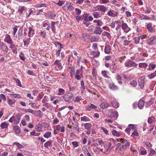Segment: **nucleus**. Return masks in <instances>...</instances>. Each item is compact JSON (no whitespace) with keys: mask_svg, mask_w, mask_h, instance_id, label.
<instances>
[{"mask_svg":"<svg viewBox=\"0 0 156 156\" xmlns=\"http://www.w3.org/2000/svg\"><path fill=\"white\" fill-rule=\"evenodd\" d=\"M20 115L19 113L14 114L9 119V121L10 122H13L16 124H18L20 121Z\"/></svg>","mask_w":156,"mask_h":156,"instance_id":"nucleus-1","label":"nucleus"},{"mask_svg":"<svg viewBox=\"0 0 156 156\" xmlns=\"http://www.w3.org/2000/svg\"><path fill=\"white\" fill-rule=\"evenodd\" d=\"M63 98L66 101L71 102L73 101L74 99L73 95L71 93H68L64 94Z\"/></svg>","mask_w":156,"mask_h":156,"instance_id":"nucleus-2","label":"nucleus"},{"mask_svg":"<svg viewBox=\"0 0 156 156\" xmlns=\"http://www.w3.org/2000/svg\"><path fill=\"white\" fill-rule=\"evenodd\" d=\"M125 66L126 67L131 68L136 66V63L130 60H127L125 63Z\"/></svg>","mask_w":156,"mask_h":156,"instance_id":"nucleus-3","label":"nucleus"},{"mask_svg":"<svg viewBox=\"0 0 156 156\" xmlns=\"http://www.w3.org/2000/svg\"><path fill=\"white\" fill-rule=\"evenodd\" d=\"M147 43L149 45H151L156 44V38L154 36H152L148 39L147 40Z\"/></svg>","mask_w":156,"mask_h":156,"instance_id":"nucleus-4","label":"nucleus"},{"mask_svg":"<svg viewBox=\"0 0 156 156\" xmlns=\"http://www.w3.org/2000/svg\"><path fill=\"white\" fill-rule=\"evenodd\" d=\"M144 78L143 77L140 78L138 80V81L139 84L141 88H143L144 87L145 84V80Z\"/></svg>","mask_w":156,"mask_h":156,"instance_id":"nucleus-5","label":"nucleus"},{"mask_svg":"<svg viewBox=\"0 0 156 156\" xmlns=\"http://www.w3.org/2000/svg\"><path fill=\"white\" fill-rule=\"evenodd\" d=\"M109 115L112 118H117L118 115L117 112L116 111H113L112 109L110 110Z\"/></svg>","mask_w":156,"mask_h":156,"instance_id":"nucleus-6","label":"nucleus"},{"mask_svg":"<svg viewBox=\"0 0 156 156\" xmlns=\"http://www.w3.org/2000/svg\"><path fill=\"white\" fill-rule=\"evenodd\" d=\"M108 87L111 90H115L118 89V87L113 83H109Z\"/></svg>","mask_w":156,"mask_h":156,"instance_id":"nucleus-7","label":"nucleus"},{"mask_svg":"<svg viewBox=\"0 0 156 156\" xmlns=\"http://www.w3.org/2000/svg\"><path fill=\"white\" fill-rule=\"evenodd\" d=\"M4 41L8 43L9 44H11L12 43V41L9 35H6L4 40Z\"/></svg>","mask_w":156,"mask_h":156,"instance_id":"nucleus-8","label":"nucleus"},{"mask_svg":"<svg viewBox=\"0 0 156 156\" xmlns=\"http://www.w3.org/2000/svg\"><path fill=\"white\" fill-rule=\"evenodd\" d=\"M107 8L104 5H100L98 7L97 10L102 12H105L107 11Z\"/></svg>","mask_w":156,"mask_h":156,"instance_id":"nucleus-9","label":"nucleus"},{"mask_svg":"<svg viewBox=\"0 0 156 156\" xmlns=\"http://www.w3.org/2000/svg\"><path fill=\"white\" fill-rule=\"evenodd\" d=\"M144 104V101L142 99H140L138 103V106L140 109H142L143 108Z\"/></svg>","mask_w":156,"mask_h":156,"instance_id":"nucleus-10","label":"nucleus"},{"mask_svg":"<svg viewBox=\"0 0 156 156\" xmlns=\"http://www.w3.org/2000/svg\"><path fill=\"white\" fill-rule=\"evenodd\" d=\"M147 30L151 33H153L154 32V30L153 28L151 23H149L147 25Z\"/></svg>","mask_w":156,"mask_h":156,"instance_id":"nucleus-11","label":"nucleus"},{"mask_svg":"<svg viewBox=\"0 0 156 156\" xmlns=\"http://www.w3.org/2000/svg\"><path fill=\"white\" fill-rule=\"evenodd\" d=\"M101 29L99 27H97L95 28L94 33L98 34H100L102 32Z\"/></svg>","mask_w":156,"mask_h":156,"instance_id":"nucleus-12","label":"nucleus"},{"mask_svg":"<svg viewBox=\"0 0 156 156\" xmlns=\"http://www.w3.org/2000/svg\"><path fill=\"white\" fill-rule=\"evenodd\" d=\"M108 103L106 102H103L100 105V107L102 109L107 108L109 106Z\"/></svg>","mask_w":156,"mask_h":156,"instance_id":"nucleus-13","label":"nucleus"},{"mask_svg":"<svg viewBox=\"0 0 156 156\" xmlns=\"http://www.w3.org/2000/svg\"><path fill=\"white\" fill-rule=\"evenodd\" d=\"M111 51V48L108 45L105 46V53L109 54Z\"/></svg>","mask_w":156,"mask_h":156,"instance_id":"nucleus-14","label":"nucleus"},{"mask_svg":"<svg viewBox=\"0 0 156 156\" xmlns=\"http://www.w3.org/2000/svg\"><path fill=\"white\" fill-rule=\"evenodd\" d=\"M28 36L30 37H31L34 34V30L31 27L28 28Z\"/></svg>","mask_w":156,"mask_h":156,"instance_id":"nucleus-15","label":"nucleus"},{"mask_svg":"<svg viewBox=\"0 0 156 156\" xmlns=\"http://www.w3.org/2000/svg\"><path fill=\"white\" fill-rule=\"evenodd\" d=\"M56 128L57 130H60V132L62 133L64 132L65 131V127L64 126L61 127L59 125L57 126Z\"/></svg>","mask_w":156,"mask_h":156,"instance_id":"nucleus-16","label":"nucleus"},{"mask_svg":"<svg viewBox=\"0 0 156 156\" xmlns=\"http://www.w3.org/2000/svg\"><path fill=\"white\" fill-rule=\"evenodd\" d=\"M111 104L114 108H117L119 107L118 103L116 101H112Z\"/></svg>","mask_w":156,"mask_h":156,"instance_id":"nucleus-17","label":"nucleus"},{"mask_svg":"<svg viewBox=\"0 0 156 156\" xmlns=\"http://www.w3.org/2000/svg\"><path fill=\"white\" fill-rule=\"evenodd\" d=\"M72 126L74 130H76L77 131V133H78L79 132L78 126L76 124L72 123Z\"/></svg>","mask_w":156,"mask_h":156,"instance_id":"nucleus-18","label":"nucleus"},{"mask_svg":"<svg viewBox=\"0 0 156 156\" xmlns=\"http://www.w3.org/2000/svg\"><path fill=\"white\" fill-rule=\"evenodd\" d=\"M54 64L57 65L58 66V67L59 69L62 68V66L61 64L60 63V61L59 60H56Z\"/></svg>","mask_w":156,"mask_h":156,"instance_id":"nucleus-19","label":"nucleus"},{"mask_svg":"<svg viewBox=\"0 0 156 156\" xmlns=\"http://www.w3.org/2000/svg\"><path fill=\"white\" fill-rule=\"evenodd\" d=\"M8 124L6 122H2L0 125V126L2 129L7 128L8 126Z\"/></svg>","mask_w":156,"mask_h":156,"instance_id":"nucleus-20","label":"nucleus"},{"mask_svg":"<svg viewBox=\"0 0 156 156\" xmlns=\"http://www.w3.org/2000/svg\"><path fill=\"white\" fill-rule=\"evenodd\" d=\"M13 129L14 132L16 133H20V128L17 126H15L13 127Z\"/></svg>","mask_w":156,"mask_h":156,"instance_id":"nucleus-21","label":"nucleus"},{"mask_svg":"<svg viewBox=\"0 0 156 156\" xmlns=\"http://www.w3.org/2000/svg\"><path fill=\"white\" fill-rule=\"evenodd\" d=\"M42 125L40 124H38L37 125L36 127V130L37 131L40 132L42 131Z\"/></svg>","mask_w":156,"mask_h":156,"instance_id":"nucleus-22","label":"nucleus"},{"mask_svg":"<svg viewBox=\"0 0 156 156\" xmlns=\"http://www.w3.org/2000/svg\"><path fill=\"white\" fill-rule=\"evenodd\" d=\"M140 18L141 20H149L151 19V18L147 16L146 15H144L141 14L140 16Z\"/></svg>","mask_w":156,"mask_h":156,"instance_id":"nucleus-23","label":"nucleus"},{"mask_svg":"<svg viewBox=\"0 0 156 156\" xmlns=\"http://www.w3.org/2000/svg\"><path fill=\"white\" fill-rule=\"evenodd\" d=\"M112 134L116 136H119L121 135V134L120 133L118 132L116 130H113L112 131Z\"/></svg>","mask_w":156,"mask_h":156,"instance_id":"nucleus-24","label":"nucleus"},{"mask_svg":"<svg viewBox=\"0 0 156 156\" xmlns=\"http://www.w3.org/2000/svg\"><path fill=\"white\" fill-rule=\"evenodd\" d=\"M117 66L115 64H114L112 66H111L110 68V69L111 71L113 73H115V69L116 68Z\"/></svg>","mask_w":156,"mask_h":156,"instance_id":"nucleus-25","label":"nucleus"},{"mask_svg":"<svg viewBox=\"0 0 156 156\" xmlns=\"http://www.w3.org/2000/svg\"><path fill=\"white\" fill-rule=\"evenodd\" d=\"M93 22L94 23H97V25L99 26H101L102 25L103 22L100 20H94Z\"/></svg>","mask_w":156,"mask_h":156,"instance_id":"nucleus-26","label":"nucleus"},{"mask_svg":"<svg viewBox=\"0 0 156 156\" xmlns=\"http://www.w3.org/2000/svg\"><path fill=\"white\" fill-rule=\"evenodd\" d=\"M85 128L88 130H90L92 125L89 123H86L84 124Z\"/></svg>","mask_w":156,"mask_h":156,"instance_id":"nucleus-27","label":"nucleus"},{"mask_svg":"<svg viewBox=\"0 0 156 156\" xmlns=\"http://www.w3.org/2000/svg\"><path fill=\"white\" fill-rule=\"evenodd\" d=\"M7 102L9 105L11 106H12V105L13 104H14L15 102V101L14 100H12L8 98L7 99Z\"/></svg>","mask_w":156,"mask_h":156,"instance_id":"nucleus-28","label":"nucleus"},{"mask_svg":"<svg viewBox=\"0 0 156 156\" xmlns=\"http://www.w3.org/2000/svg\"><path fill=\"white\" fill-rule=\"evenodd\" d=\"M122 143L124 144V146H126V147L127 146L130 145V143L129 142L124 139L123 140V142Z\"/></svg>","mask_w":156,"mask_h":156,"instance_id":"nucleus-29","label":"nucleus"},{"mask_svg":"<svg viewBox=\"0 0 156 156\" xmlns=\"http://www.w3.org/2000/svg\"><path fill=\"white\" fill-rule=\"evenodd\" d=\"M2 50L6 52H7L8 51V48L7 46L5 44H3L1 47Z\"/></svg>","mask_w":156,"mask_h":156,"instance_id":"nucleus-30","label":"nucleus"},{"mask_svg":"<svg viewBox=\"0 0 156 156\" xmlns=\"http://www.w3.org/2000/svg\"><path fill=\"white\" fill-rule=\"evenodd\" d=\"M129 84L131 85L133 87H135L137 85V82L135 80H132L130 81Z\"/></svg>","mask_w":156,"mask_h":156,"instance_id":"nucleus-31","label":"nucleus"},{"mask_svg":"<svg viewBox=\"0 0 156 156\" xmlns=\"http://www.w3.org/2000/svg\"><path fill=\"white\" fill-rule=\"evenodd\" d=\"M24 112H30L32 114H34L35 113L36 111H34L32 109H25Z\"/></svg>","mask_w":156,"mask_h":156,"instance_id":"nucleus-32","label":"nucleus"},{"mask_svg":"<svg viewBox=\"0 0 156 156\" xmlns=\"http://www.w3.org/2000/svg\"><path fill=\"white\" fill-rule=\"evenodd\" d=\"M156 75V71L154 72L147 75L148 77L150 79L153 78Z\"/></svg>","mask_w":156,"mask_h":156,"instance_id":"nucleus-33","label":"nucleus"},{"mask_svg":"<svg viewBox=\"0 0 156 156\" xmlns=\"http://www.w3.org/2000/svg\"><path fill=\"white\" fill-rule=\"evenodd\" d=\"M90 37V35L88 34L84 33L82 34V37L85 40L89 38Z\"/></svg>","mask_w":156,"mask_h":156,"instance_id":"nucleus-34","label":"nucleus"},{"mask_svg":"<svg viewBox=\"0 0 156 156\" xmlns=\"http://www.w3.org/2000/svg\"><path fill=\"white\" fill-rule=\"evenodd\" d=\"M93 15L94 16V18H98L101 17V16L97 12H94L93 13Z\"/></svg>","mask_w":156,"mask_h":156,"instance_id":"nucleus-35","label":"nucleus"},{"mask_svg":"<svg viewBox=\"0 0 156 156\" xmlns=\"http://www.w3.org/2000/svg\"><path fill=\"white\" fill-rule=\"evenodd\" d=\"M25 9V7L24 6L20 7L19 8L18 12H19L21 14L23 13V11Z\"/></svg>","mask_w":156,"mask_h":156,"instance_id":"nucleus-36","label":"nucleus"},{"mask_svg":"<svg viewBox=\"0 0 156 156\" xmlns=\"http://www.w3.org/2000/svg\"><path fill=\"white\" fill-rule=\"evenodd\" d=\"M147 66L146 63H140L139 64V67L140 68H146Z\"/></svg>","mask_w":156,"mask_h":156,"instance_id":"nucleus-37","label":"nucleus"},{"mask_svg":"<svg viewBox=\"0 0 156 156\" xmlns=\"http://www.w3.org/2000/svg\"><path fill=\"white\" fill-rule=\"evenodd\" d=\"M51 142L50 141H48L44 144V146L46 147L51 146Z\"/></svg>","mask_w":156,"mask_h":156,"instance_id":"nucleus-38","label":"nucleus"},{"mask_svg":"<svg viewBox=\"0 0 156 156\" xmlns=\"http://www.w3.org/2000/svg\"><path fill=\"white\" fill-rule=\"evenodd\" d=\"M51 133L50 132H48L46 133L44 135V136L46 138H49L51 136Z\"/></svg>","mask_w":156,"mask_h":156,"instance_id":"nucleus-39","label":"nucleus"},{"mask_svg":"<svg viewBox=\"0 0 156 156\" xmlns=\"http://www.w3.org/2000/svg\"><path fill=\"white\" fill-rule=\"evenodd\" d=\"M14 144L16 145L18 149H21L23 147V146L19 143L17 142H15L13 143Z\"/></svg>","mask_w":156,"mask_h":156,"instance_id":"nucleus-40","label":"nucleus"},{"mask_svg":"<svg viewBox=\"0 0 156 156\" xmlns=\"http://www.w3.org/2000/svg\"><path fill=\"white\" fill-rule=\"evenodd\" d=\"M107 72L106 71H102L101 72L102 75L105 78H108V76L107 74Z\"/></svg>","mask_w":156,"mask_h":156,"instance_id":"nucleus-41","label":"nucleus"},{"mask_svg":"<svg viewBox=\"0 0 156 156\" xmlns=\"http://www.w3.org/2000/svg\"><path fill=\"white\" fill-rule=\"evenodd\" d=\"M88 107L89 108L93 109H96L97 108V107L96 106L91 103H90V104L88 105Z\"/></svg>","mask_w":156,"mask_h":156,"instance_id":"nucleus-42","label":"nucleus"},{"mask_svg":"<svg viewBox=\"0 0 156 156\" xmlns=\"http://www.w3.org/2000/svg\"><path fill=\"white\" fill-rule=\"evenodd\" d=\"M15 82L16 83L17 85L18 86L20 87H22V86L21 84V83H20V80L18 79H15Z\"/></svg>","mask_w":156,"mask_h":156,"instance_id":"nucleus-43","label":"nucleus"},{"mask_svg":"<svg viewBox=\"0 0 156 156\" xmlns=\"http://www.w3.org/2000/svg\"><path fill=\"white\" fill-rule=\"evenodd\" d=\"M108 15L110 16H112V17H115V14L113 13L112 12V10H110L108 12Z\"/></svg>","mask_w":156,"mask_h":156,"instance_id":"nucleus-44","label":"nucleus"},{"mask_svg":"<svg viewBox=\"0 0 156 156\" xmlns=\"http://www.w3.org/2000/svg\"><path fill=\"white\" fill-rule=\"evenodd\" d=\"M34 114L38 116H40L41 114V112L40 110H39L37 111H36L35 113Z\"/></svg>","mask_w":156,"mask_h":156,"instance_id":"nucleus-45","label":"nucleus"},{"mask_svg":"<svg viewBox=\"0 0 156 156\" xmlns=\"http://www.w3.org/2000/svg\"><path fill=\"white\" fill-rule=\"evenodd\" d=\"M122 29L123 30H124L126 29L128 27L126 23H123L122 25Z\"/></svg>","mask_w":156,"mask_h":156,"instance_id":"nucleus-46","label":"nucleus"},{"mask_svg":"<svg viewBox=\"0 0 156 156\" xmlns=\"http://www.w3.org/2000/svg\"><path fill=\"white\" fill-rule=\"evenodd\" d=\"M0 99L1 100L2 99L4 101H5L6 100V98L5 95L3 94H1L0 95Z\"/></svg>","mask_w":156,"mask_h":156,"instance_id":"nucleus-47","label":"nucleus"},{"mask_svg":"<svg viewBox=\"0 0 156 156\" xmlns=\"http://www.w3.org/2000/svg\"><path fill=\"white\" fill-rule=\"evenodd\" d=\"M11 95L13 96V97L14 98H20V97L19 94H10Z\"/></svg>","mask_w":156,"mask_h":156,"instance_id":"nucleus-48","label":"nucleus"},{"mask_svg":"<svg viewBox=\"0 0 156 156\" xmlns=\"http://www.w3.org/2000/svg\"><path fill=\"white\" fill-rule=\"evenodd\" d=\"M140 37H135L134 39L135 40V42L136 44H137L139 43L140 40Z\"/></svg>","mask_w":156,"mask_h":156,"instance_id":"nucleus-49","label":"nucleus"},{"mask_svg":"<svg viewBox=\"0 0 156 156\" xmlns=\"http://www.w3.org/2000/svg\"><path fill=\"white\" fill-rule=\"evenodd\" d=\"M154 100L152 98H151L150 101L147 103V105H148V106H150L154 103Z\"/></svg>","mask_w":156,"mask_h":156,"instance_id":"nucleus-50","label":"nucleus"},{"mask_svg":"<svg viewBox=\"0 0 156 156\" xmlns=\"http://www.w3.org/2000/svg\"><path fill=\"white\" fill-rule=\"evenodd\" d=\"M155 152V151L153 149H150V153L149 154V155L150 156L153 155Z\"/></svg>","mask_w":156,"mask_h":156,"instance_id":"nucleus-51","label":"nucleus"},{"mask_svg":"<svg viewBox=\"0 0 156 156\" xmlns=\"http://www.w3.org/2000/svg\"><path fill=\"white\" fill-rule=\"evenodd\" d=\"M81 121H87L88 120V119L87 117L85 116H84L83 117H82L81 118Z\"/></svg>","mask_w":156,"mask_h":156,"instance_id":"nucleus-52","label":"nucleus"},{"mask_svg":"<svg viewBox=\"0 0 156 156\" xmlns=\"http://www.w3.org/2000/svg\"><path fill=\"white\" fill-rule=\"evenodd\" d=\"M75 10L76 14L78 15H80L81 13V10L79 9L76 8L75 9Z\"/></svg>","mask_w":156,"mask_h":156,"instance_id":"nucleus-53","label":"nucleus"},{"mask_svg":"<svg viewBox=\"0 0 156 156\" xmlns=\"http://www.w3.org/2000/svg\"><path fill=\"white\" fill-rule=\"evenodd\" d=\"M126 146L124 145H122L119 148V150L120 151H124L126 148Z\"/></svg>","mask_w":156,"mask_h":156,"instance_id":"nucleus-54","label":"nucleus"},{"mask_svg":"<svg viewBox=\"0 0 156 156\" xmlns=\"http://www.w3.org/2000/svg\"><path fill=\"white\" fill-rule=\"evenodd\" d=\"M37 6L38 7H46L47 6V5L45 4L42 3L41 4L37 5Z\"/></svg>","mask_w":156,"mask_h":156,"instance_id":"nucleus-55","label":"nucleus"},{"mask_svg":"<svg viewBox=\"0 0 156 156\" xmlns=\"http://www.w3.org/2000/svg\"><path fill=\"white\" fill-rule=\"evenodd\" d=\"M72 144L73 146L74 147H76L78 146V143L76 141H74L72 142Z\"/></svg>","mask_w":156,"mask_h":156,"instance_id":"nucleus-56","label":"nucleus"},{"mask_svg":"<svg viewBox=\"0 0 156 156\" xmlns=\"http://www.w3.org/2000/svg\"><path fill=\"white\" fill-rule=\"evenodd\" d=\"M55 22H52L51 23V27L52 30H53L55 28Z\"/></svg>","mask_w":156,"mask_h":156,"instance_id":"nucleus-57","label":"nucleus"},{"mask_svg":"<svg viewBox=\"0 0 156 156\" xmlns=\"http://www.w3.org/2000/svg\"><path fill=\"white\" fill-rule=\"evenodd\" d=\"M81 87L84 90L85 89L84 85V82L83 81H81Z\"/></svg>","mask_w":156,"mask_h":156,"instance_id":"nucleus-58","label":"nucleus"},{"mask_svg":"<svg viewBox=\"0 0 156 156\" xmlns=\"http://www.w3.org/2000/svg\"><path fill=\"white\" fill-rule=\"evenodd\" d=\"M153 118L152 117H149L148 118V122L149 123H151L153 121Z\"/></svg>","mask_w":156,"mask_h":156,"instance_id":"nucleus-59","label":"nucleus"},{"mask_svg":"<svg viewBox=\"0 0 156 156\" xmlns=\"http://www.w3.org/2000/svg\"><path fill=\"white\" fill-rule=\"evenodd\" d=\"M96 41V39L94 36H92L90 38V41L91 42L95 41Z\"/></svg>","mask_w":156,"mask_h":156,"instance_id":"nucleus-60","label":"nucleus"},{"mask_svg":"<svg viewBox=\"0 0 156 156\" xmlns=\"http://www.w3.org/2000/svg\"><path fill=\"white\" fill-rule=\"evenodd\" d=\"M129 126L130 129H135L136 128V127L133 124H129Z\"/></svg>","mask_w":156,"mask_h":156,"instance_id":"nucleus-61","label":"nucleus"},{"mask_svg":"<svg viewBox=\"0 0 156 156\" xmlns=\"http://www.w3.org/2000/svg\"><path fill=\"white\" fill-rule=\"evenodd\" d=\"M116 79L117 80H121L122 78L121 76L119 75L118 74L116 76Z\"/></svg>","mask_w":156,"mask_h":156,"instance_id":"nucleus-62","label":"nucleus"},{"mask_svg":"<svg viewBox=\"0 0 156 156\" xmlns=\"http://www.w3.org/2000/svg\"><path fill=\"white\" fill-rule=\"evenodd\" d=\"M82 99L79 96H77L75 98V101H79L80 100H82Z\"/></svg>","mask_w":156,"mask_h":156,"instance_id":"nucleus-63","label":"nucleus"},{"mask_svg":"<svg viewBox=\"0 0 156 156\" xmlns=\"http://www.w3.org/2000/svg\"><path fill=\"white\" fill-rule=\"evenodd\" d=\"M75 77L77 80H79L80 79V77L79 75H76Z\"/></svg>","mask_w":156,"mask_h":156,"instance_id":"nucleus-64","label":"nucleus"}]
</instances>
